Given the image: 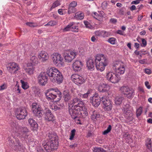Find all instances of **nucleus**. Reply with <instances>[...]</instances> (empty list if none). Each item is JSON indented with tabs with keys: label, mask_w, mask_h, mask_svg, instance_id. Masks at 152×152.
<instances>
[{
	"label": "nucleus",
	"mask_w": 152,
	"mask_h": 152,
	"mask_svg": "<svg viewBox=\"0 0 152 152\" xmlns=\"http://www.w3.org/2000/svg\"><path fill=\"white\" fill-rule=\"evenodd\" d=\"M77 52L75 51H72L65 53L64 56L66 62L70 63L75 58L77 54Z\"/></svg>",
	"instance_id": "10"
},
{
	"label": "nucleus",
	"mask_w": 152,
	"mask_h": 152,
	"mask_svg": "<svg viewBox=\"0 0 152 152\" xmlns=\"http://www.w3.org/2000/svg\"><path fill=\"white\" fill-rule=\"evenodd\" d=\"M91 40L93 42H94L96 40V39L94 36H93L91 39Z\"/></svg>",
	"instance_id": "64"
},
{
	"label": "nucleus",
	"mask_w": 152,
	"mask_h": 152,
	"mask_svg": "<svg viewBox=\"0 0 152 152\" xmlns=\"http://www.w3.org/2000/svg\"><path fill=\"white\" fill-rule=\"evenodd\" d=\"M60 5V4L58 1H56L53 4L52 6L50 8V10H51L53 9L58 7Z\"/></svg>",
	"instance_id": "41"
},
{
	"label": "nucleus",
	"mask_w": 152,
	"mask_h": 152,
	"mask_svg": "<svg viewBox=\"0 0 152 152\" xmlns=\"http://www.w3.org/2000/svg\"><path fill=\"white\" fill-rule=\"evenodd\" d=\"M12 127L13 130L17 132L21 137L24 138L28 137L29 130L26 127L20 126L14 123L12 124Z\"/></svg>",
	"instance_id": "4"
},
{
	"label": "nucleus",
	"mask_w": 152,
	"mask_h": 152,
	"mask_svg": "<svg viewBox=\"0 0 152 152\" xmlns=\"http://www.w3.org/2000/svg\"><path fill=\"white\" fill-rule=\"evenodd\" d=\"M98 90L100 92H106L109 90V86L107 84L103 83L99 86Z\"/></svg>",
	"instance_id": "24"
},
{
	"label": "nucleus",
	"mask_w": 152,
	"mask_h": 152,
	"mask_svg": "<svg viewBox=\"0 0 152 152\" xmlns=\"http://www.w3.org/2000/svg\"><path fill=\"white\" fill-rule=\"evenodd\" d=\"M83 65L81 61L77 60L73 64L72 68L75 72H78L81 70Z\"/></svg>",
	"instance_id": "21"
},
{
	"label": "nucleus",
	"mask_w": 152,
	"mask_h": 152,
	"mask_svg": "<svg viewBox=\"0 0 152 152\" xmlns=\"http://www.w3.org/2000/svg\"><path fill=\"white\" fill-rule=\"evenodd\" d=\"M84 24L85 25L86 27L87 28H91L92 27V26L87 21H84Z\"/></svg>",
	"instance_id": "50"
},
{
	"label": "nucleus",
	"mask_w": 152,
	"mask_h": 152,
	"mask_svg": "<svg viewBox=\"0 0 152 152\" xmlns=\"http://www.w3.org/2000/svg\"><path fill=\"white\" fill-rule=\"evenodd\" d=\"M32 110L35 116L38 118L43 115L42 109L40 106L36 103H33L32 104Z\"/></svg>",
	"instance_id": "12"
},
{
	"label": "nucleus",
	"mask_w": 152,
	"mask_h": 152,
	"mask_svg": "<svg viewBox=\"0 0 152 152\" xmlns=\"http://www.w3.org/2000/svg\"><path fill=\"white\" fill-rule=\"evenodd\" d=\"M145 86H146L148 89H150L151 88V86L149 85V83L148 81H146L145 82Z\"/></svg>",
	"instance_id": "58"
},
{
	"label": "nucleus",
	"mask_w": 152,
	"mask_h": 152,
	"mask_svg": "<svg viewBox=\"0 0 152 152\" xmlns=\"http://www.w3.org/2000/svg\"><path fill=\"white\" fill-rule=\"evenodd\" d=\"M142 44L143 45L142 46L143 47H145L147 45V42L145 39H142Z\"/></svg>",
	"instance_id": "54"
},
{
	"label": "nucleus",
	"mask_w": 152,
	"mask_h": 152,
	"mask_svg": "<svg viewBox=\"0 0 152 152\" xmlns=\"http://www.w3.org/2000/svg\"><path fill=\"white\" fill-rule=\"evenodd\" d=\"M75 130L73 129L71 131L70 136L69 137V139L71 140H73L74 136L75 134Z\"/></svg>",
	"instance_id": "46"
},
{
	"label": "nucleus",
	"mask_w": 152,
	"mask_h": 152,
	"mask_svg": "<svg viewBox=\"0 0 152 152\" xmlns=\"http://www.w3.org/2000/svg\"><path fill=\"white\" fill-rule=\"evenodd\" d=\"M117 22V20L115 18H111L110 20V22L112 23H116Z\"/></svg>",
	"instance_id": "56"
},
{
	"label": "nucleus",
	"mask_w": 152,
	"mask_h": 152,
	"mask_svg": "<svg viewBox=\"0 0 152 152\" xmlns=\"http://www.w3.org/2000/svg\"><path fill=\"white\" fill-rule=\"evenodd\" d=\"M58 12L60 15H63L62 10L61 9H59L58 10Z\"/></svg>",
	"instance_id": "62"
},
{
	"label": "nucleus",
	"mask_w": 152,
	"mask_h": 152,
	"mask_svg": "<svg viewBox=\"0 0 152 152\" xmlns=\"http://www.w3.org/2000/svg\"><path fill=\"white\" fill-rule=\"evenodd\" d=\"M145 61H146V59H142V60H140L139 61V62L141 64H144L145 63Z\"/></svg>",
	"instance_id": "60"
},
{
	"label": "nucleus",
	"mask_w": 152,
	"mask_h": 152,
	"mask_svg": "<svg viewBox=\"0 0 152 152\" xmlns=\"http://www.w3.org/2000/svg\"><path fill=\"white\" fill-rule=\"evenodd\" d=\"M117 33L121 35H124V32L121 30H118L117 31Z\"/></svg>",
	"instance_id": "59"
},
{
	"label": "nucleus",
	"mask_w": 152,
	"mask_h": 152,
	"mask_svg": "<svg viewBox=\"0 0 152 152\" xmlns=\"http://www.w3.org/2000/svg\"><path fill=\"white\" fill-rule=\"evenodd\" d=\"M34 69V67L33 66H30L28 64L27 67L25 69V71L28 74L30 75L33 74Z\"/></svg>",
	"instance_id": "27"
},
{
	"label": "nucleus",
	"mask_w": 152,
	"mask_h": 152,
	"mask_svg": "<svg viewBox=\"0 0 152 152\" xmlns=\"http://www.w3.org/2000/svg\"><path fill=\"white\" fill-rule=\"evenodd\" d=\"M45 119L46 120L48 121H53L54 120L53 116L49 109L45 108Z\"/></svg>",
	"instance_id": "22"
},
{
	"label": "nucleus",
	"mask_w": 152,
	"mask_h": 152,
	"mask_svg": "<svg viewBox=\"0 0 152 152\" xmlns=\"http://www.w3.org/2000/svg\"><path fill=\"white\" fill-rule=\"evenodd\" d=\"M71 78L72 80L77 85L83 84L85 81L84 78L77 74H73Z\"/></svg>",
	"instance_id": "16"
},
{
	"label": "nucleus",
	"mask_w": 152,
	"mask_h": 152,
	"mask_svg": "<svg viewBox=\"0 0 152 152\" xmlns=\"http://www.w3.org/2000/svg\"><path fill=\"white\" fill-rule=\"evenodd\" d=\"M30 61L31 65L35 66L37 65L38 63V58L35 56H33L30 58Z\"/></svg>",
	"instance_id": "31"
},
{
	"label": "nucleus",
	"mask_w": 152,
	"mask_h": 152,
	"mask_svg": "<svg viewBox=\"0 0 152 152\" xmlns=\"http://www.w3.org/2000/svg\"><path fill=\"white\" fill-rule=\"evenodd\" d=\"M63 107V105L62 104L59 105L58 104H57L56 105L53 104L51 106L50 108L54 111H56L62 109Z\"/></svg>",
	"instance_id": "33"
},
{
	"label": "nucleus",
	"mask_w": 152,
	"mask_h": 152,
	"mask_svg": "<svg viewBox=\"0 0 152 152\" xmlns=\"http://www.w3.org/2000/svg\"><path fill=\"white\" fill-rule=\"evenodd\" d=\"M111 33L105 30H97L95 32V34L96 36L105 38L110 36Z\"/></svg>",
	"instance_id": "18"
},
{
	"label": "nucleus",
	"mask_w": 152,
	"mask_h": 152,
	"mask_svg": "<svg viewBox=\"0 0 152 152\" xmlns=\"http://www.w3.org/2000/svg\"><path fill=\"white\" fill-rule=\"evenodd\" d=\"M121 92L127 98L131 99L133 97L134 90L127 86H123L120 88Z\"/></svg>",
	"instance_id": "9"
},
{
	"label": "nucleus",
	"mask_w": 152,
	"mask_h": 152,
	"mask_svg": "<svg viewBox=\"0 0 152 152\" xmlns=\"http://www.w3.org/2000/svg\"><path fill=\"white\" fill-rule=\"evenodd\" d=\"M7 68L8 70L14 73H16V72L19 69L18 65L14 62L10 63L8 64Z\"/></svg>",
	"instance_id": "20"
},
{
	"label": "nucleus",
	"mask_w": 152,
	"mask_h": 152,
	"mask_svg": "<svg viewBox=\"0 0 152 152\" xmlns=\"http://www.w3.org/2000/svg\"><path fill=\"white\" fill-rule=\"evenodd\" d=\"M28 122L31 127L34 129V130H36L37 128L38 124L33 119L29 118L28 120Z\"/></svg>",
	"instance_id": "28"
},
{
	"label": "nucleus",
	"mask_w": 152,
	"mask_h": 152,
	"mask_svg": "<svg viewBox=\"0 0 152 152\" xmlns=\"http://www.w3.org/2000/svg\"><path fill=\"white\" fill-rule=\"evenodd\" d=\"M125 117L129 121H131L133 119V114L132 112L129 110H127L124 115Z\"/></svg>",
	"instance_id": "32"
},
{
	"label": "nucleus",
	"mask_w": 152,
	"mask_h": 152,
	"mask_svg": "<svg viewBox=\"0 0 152 152\" xmlns=\"http://www.w3.org/2000/svg\"><path fill=\"white\" fill-rule=\"evenodd\" d=\"M87 66L91 70L94 69V61L91 58H88L87 61Z\"/></svg>",
	"instance_id": "26"
},
{
	"label": "nucleus",
	"mask_w": 152,
	"mask_h": 152,
	"mask_svg": "<svg viewBox=\"0 0 152 152\" xmlns=\"http://www.w3.org/2000/svg\"><path fill=\"white\" fill-rule=\"evenodd\" d=\"M95 62L97 69L102 72L107 65L108 60L104 55H97L95 57Z\"/></svg>",
	"instance_id": "2"
},
{
	"label": "nucleus",
	"mask_w": 152,
	"mask_h": 152,
	"mask_svg": "<svg viewBox=\"0 0 152 152\" xmlns=\"http://www.w3.org/2000/svg\"><path fill=\"white\" fill-rule=\"evenodd\" d=\"M91 90H89L86 93L84 94H81L80 95V96L84 98H87L89 95L91 93Z\"/></svg>",
	"instance_id": "38"
},
{
	"label": "nucleus",
	"mask_w": 152,
	"mask_h": 152,
	"mask_svg": "<svg viewBox=\"0 0 152 152\" xmlns=\"http://www.w3.org/2000/svg\"><path fill=\"white\" fill-rule=\"evenodd\" d=\"M37 152H44V151L41 148H37Z\"/></svg>",
	"instance_id": "63"
},
{
	"label": "nucleus",
	"mask_w": 152,
	"mask_h": 152,
	"mask_svg": "<svg viewBox=\"0 0 152 152\" xmlns=\"http://www.w3.org/2000/svg\"><path fill=\"white\" fill-rule=\"evenodd\" d=\"M69 105V107H75L83 109L84 106L83 102L77 97L71 101Z\"/></svg>",
	"instance_id": "13"
},
{
	"label": "nucleus",
	"mask_w": 152,
	"mask_h": 152,
	"mask_svg": "<svg viewBox=\"0 0 152 152\" xmlns=\"http://www.w3.org/2000/svg\"><path fill=\"white\" fill-rule=\"evenodd\" d=\"M91 15L94 18L98 20L101 21L102 20V16L101 15H99L97 12H93Z\"/></svg>",
	"instance_id": "34"
},
{
	"label": "nucleus",
	"mask_w": 152,
	"mask_h": 152,
	"mask_svg": "<svg viewBox=\"0 0 152 152\" xmlns=\"http://www.w3.org/2000/svg\"><path fill=\"white\" fill-rule=\"evenodd\" d=\"M15 113L16 118L19 120L24 119L27 115V111L25 108L17 109Z\"/></svg>",
	"instance_id": "11"
},
{
	"label": "nucleus",
	"mask_w": 152,
	"mask_h": 152,
	"mask_svg": "<svg viewBox=\"0 0 152 152\" xmlns=\"http://www.w3.org/2000/svg\"><path fill=\"white\" fill-rule=\"evenodd\" d=\"M145 72L148 75H149L151 73V70L148 69H145Z\"/></svg>",
	"instance_id": "55"
},
{
	"label": "nucleus",
	"mask_w": 152,
	"mask_h": 152,
	"mask_svg": "<svg viewBox=\"0 0 152 152\" xmlns=\"http://www.w3.org/2000/svg\"><path fill=\"white\" fill-rule=\"evenodd\" d=\"M76 11L75 9L73 7H68V14H70L72 13H74Z\"/></svg>",
	"instance_id": "44"
},
{
	"label": "nucleus",
	"mask_w": 152,
	"mask_h": 152,
	"mask_svg": "<svg viewBox=\"0 0 152 152\" xmlns=\"http://www.w3.org/2000/svg\"><path fill=\"white\" fill-rule=\"evenodd\" d=\"M7 88V85L6 83H4L1 86H0V91L6 89Z\"/></svg>",
	"instance_id": "52"
},
{
	"label": "nucleus",
	"mask_w": 152,
	"mask_h": 152,
	"mask_svg": "<svg viewBox=\"0 0 152 152\" xmlns=\"http://www.w3.org/2000/svg\"><path fill=\"white\" fill-rule=\"evenodd\" d=\"M72 24V26L71 27V31L74 32H78V29L77 27L75 25L74 23L73 22L71 23Z\"/></svg>",
	"instance_id": "42"
},
{
	"label": "nucleus",
	"mask_w": 152,
	"mask_h": 152,
	"mask_svg": "<svg viewBox=\"0 0 152 152\" xmlns=\"http://www.w3.org/2000/svg\"><path fill=\"white\" fill-rule=\"evenodd\" d=\"M47 74L53 80L56 81L58 84L62 83L63 77L61 73L56 68L54 67L48 68L46 71Z\"/></svg>",
	"instance_id": "1"
},
{
	"label": "nucleus",
	"mask_w": 152,
	"mask_h": 152,
	"mask_svg": "<svg viewBox=\"0 0 152 152\" xmlns=\"http://www.w3.org/2000/svg\"><path fill=\"white\" fill-rule=\"evenodd\" d=\"M77 5V3L76 2L73 1L70 4L69 7L75 8L76 6Z\"/></svg>",
	"instance_id": "53"
},
{
	"label": "nucleus",
	"mask_w": 152,
	"mask_h": 152,
	"mask_svg": "<svg viewBox=\"0 0 152 152\" xmlns=\"http://www.w3.org/2000/svg\"><path fill=\"white\" fill-rule=\"evenodd\" d=\"M140 0H136L135 1H133L132 2V4H137L140 3Z\"/></svg>",
	"instance_id": "57"
},
{
	"label": "nucleus",
	"mask_w": 152,
	"mask_h": 152,
	"mask_svg": "<svg viewBox=\"0 0 152 152\" xmlns=\"http://www.w3.org/2000/svg\"><path fill=\"white\" fill-rule=\"evenodd\" d=\"M84 14L80 12H77L75 14V17L78 19H82L84 18Z\"/></svg>",
	"instance_id": "36"
},
{
	"label": "nucleus",
	"mask_w": 152,
	"mask_h": 152,
	"mask_svg": "<svg viewBox=\"0 0 152 152\" xmlns=\"http://www.w3.org/2000/svg\"><path fill=\"white\" fill-rule=\"evenodd\" d=\"M113 68L116 73L120 75L123 74L125 71V68L123 64L120 61H116L113 65Z\"/></svg>",
	"instance_id": "8"
},
{
	"label": "nucleus",
	"mask_w": 152,
	"mask_h": 152,
	"mask_svg": "<svg viewBox=\"0 0 152 152\" xmlns=\"http://www.w3.org/2000/svg\"><path fill=\"white\" fill-rule=\"evenodd\" d=\"M63 97L65 102H67L71 99L72 96L68 90L64 91L63 93Z\"/></svg>",
	"instance_id": "25"
},
{
	"label": "nucleus",
	"mask_w": 152,
	"mask_h": 152,
	"mask_svg": "<svg viewBox=\"0 0 152 152\" xmlns=\"http://www.w3.org/2000/svg\"><path fill=\"white\" fill-rule=\"evenodd\" d=\"M57 94L58 95V101L60 100L62 97L61 93L57 89H50L46 92L45 94L46 98L48 100L55 99L57 97Z\"/></svg>",
	"instance_id": "5"
},
{
	"label": "nucleus",
	"mask_w": 152,
	"mask_h": 152,
	"mask_svg": "<svg viewBox=\"0 0 152 152\" xmlns=\"http://www.w3.org/2000/svg\"><path fill=\"white\" fill-rule=\"evenodd\" d=\"M57 22L55 20H51L49 21L47 24L45 25V26H53L56 25Z\"/></svg>",
	"instance_id": "37"
},
{
	"label": "nucleus",
	"mask_w": 152,
	"mask_h": 152,
	"mask_svg": "<svg viewBox=\"0 0 152 152\" xmlns=\"http://www.w3.org/2000/svg\"><path fill=\"white\" fill-rule=\"evenodd\" d=\"M116 41L115 38L114 37H111L109 38L107 40V42L112 45H114Z\"/></svg>",
	"instance_id": "43"
},
{
	"label": "nucleus",
	"mask_w": 152,
	"mask_h": 152,
	"mask_svg": "<svg viewBox=\"0 0 152 152\" xmlns=\"http://www.w3.org/2000/svg\"><path fill=\"white\" fill-rule=\"evenodd\" d=\"M45 72H41L37 77L38 81L40 85L44 86L47 83L48 77Z\"/></svg>",
	"instance_id": "17"
},
{
	"label": "nucleus",
	"mask_w": 152,
	"mask_h": 152,
	"mask_svg": "<svg viewBox=\"0 0 152 152\" xmlns=\"http://www.w3.org/2000/svg\"><path fill=\"white\" fill-rule=\"evenodd\" d=\"M72 24L71 23H70L69 24L67 25L65 28L63 29L64 31H71V27Z\"/></svg>",
	"instance_id": "39"
},
{
	"label": "nucleus",
	"mask_w": 152,
	"mask_h": 152,
	"mask_svg": "<svg viewBox=\"0 0 152 152\" xmlns=\"http://www.w3.org/2000/svg\"><path fill=\"white\" fill-rule=\"evenodd\" d=\"M20 82L22 84V87L24 89H26L28 88V86L26 82H25L23 80H20Z\"/></svg>",
	"instance_id": "40"
},
{
	"label": "nucleus",
	"mask_w": 152,
	"mask_h": 152,
	"mask_svg": "<svg viewBox=\"0 0 152 152\" xmlns=\"http://www.w3.org/2000/svg\"><path fill=\"white\" fill-rule=\"evenodd\" d=\"M142 112V109L141 107H140L137 110L136 113L137 116L138 117L141 115Z\"/></svg>",
	"instance_id": "47"
},
{
	"label": "nucleus",
	"mask_w": 152,
	"mask_h": 152,
	"mask_svg": "<svg viewBox=\"0 0 152 152\" xmlns=\"http://www.w3.org/2000/svg\"><path fill=\"white\" fill-rule=\"evenodd\" d=\"M70 107L71 108L69 109V112L72 118L73 119H75L78 117V115L81 113L80 111L83 110V108L77 107Z\"/></svg>",
	"instance_id": "15"
},
{
	"label": "nucleus",
	"mask_w": 152,
	"mask_h": 152,
	"mask_svg": "<svg viewBox=\"0 0 152 152\" xmlns=\"http://www.w3.org/2000/svg\"><path fill=\"white\" fill-rule=\"evenodd\" d=\"M94 152H102L103 149L101 148H97L95 147L93 150Z\"/></svg>",
	"instance_id": "49"
},
{
	"label": "nucleus",
	"mask_w": 152,
	"mask_h": 152,
	"mask_svg": "<svg viewBox=\"0 0 152 152\" xmlns=\"http://www.w3.org/2000/svg\"><path fill=\"white\" fill-rule=\"evenodd\" d=\"M111 126L110 125H109L107 129L104 131L103 134L105 135L111 131Z\"/></svg>",
	"instance_id": "45"
},
{
	"label": "nucleus",
	"mask_w": 152,
	"mask_h": 152,
	"mask_svg": "<svg viewBox=\"0 0 152 152\" xmlns=\"http://www.w3.org/2000/svg\"><path fill=\"white\" fill-rule=\"evenodd\" d=\"M53 63L56 66L61 67L64 65L63 58L61 54L54 53L51 56Z\"/></svg>",
	"instance_id": "6"
},
{
	"label": "nucleus",
	"mask_w": 152,
	"mask_h": 152,
	"mask_svg": "<svg viewBox=\"0 0 152 152\" xmlns=\"http://www.w3.org/2000/svg\"><path fill=\"white\" fill-rule=\"evenodd\" d=\"M101 101L104 105V108L105 110L110 111L112 107L111 102L106 96H103L101 98Z\"/></svg>",
	"instance_id": "14"
},
{
	"label": "nucleus",
	"mask_w": 152,
	"mask_h": 152,
	"mask_svg": "<svg viewBox=\"0 0 152 152\" xmlns=\"http://www.w3.org/2000/svg\"><path fill=\"white\" fill-rule=\"evenodd\" d=\"M124 99L123 97L121 96H116L115 99V103L116 105L121 104Z\"/></svg>",
	"instance_id": "29"
},
{
	"label": "nucleus",
	"mask_w": 152,
	"mask_h": 152,
	"mask_svg": "<svg viewBox=\"0 0 152 152\" xmlns=\"http://www.w3.org/2000/svg\"><path fill=\"white\" fill-rule=\"evenodd\" d=\"M100 115L98 112L94 110L92 112L91 115V118L93 121H96L98 118L100 117Z\"/></svg>",
	"instance_id": "30"
},
{
	"label": "nucleus",
	"mask_w": 152,
	"mask_h": 152,
	"mask_svg": "<svg viewBox=\"0 0 152 152\" xmlns=\"http://www.w3.org/2000/svg\"><path fill=\"white\" fill-rule=\"evenodd\" d=\"M38 56L39 58L42 62H44L48 59V55L44 51H42L39 52Z\"/></svg>",
	"instance_id": "23"
},
{
	"label": "nucleus",
	"mask_w": 152,
	"mask_h": 152,
	"mask_svg": "<svg viewBox=\"0 0 152 152\" xmlns=\"http://www.w3.org/2000/svg\"><path fill=\"white\" fill-rule=\"evenodd\" d=\"M101 98L97 94H95L92 97L91 100L92 105L95 107H98L100 104Z\"/></svg>",
	"instance_id": "19"
},
{
	"label": "nucleus",
	"mask_w": 152,
	"mask_h": 152,
	"mask_svg": "<svg viewBox=\"0 0 152 152\" xmlns=\"http://www.w3.org/2000/svg\"><path fill=\"white\" fill-rule=\"evenodd\" d=\"M58 142L57 136L53 135L49 141L43 143L42 145L46 151H50L56 149Z\"/></svg>",
	"instance_id": "3"
},
{
	"label": "nucleus",
	"mask_w": 152,
	"mask_h": 152,
	"mask_svg": "<svg viewBox=\"0 0 152 152\" xmlns=\"http://www.w3.org/2000/svg\"><path fill=\"white\" fill-rule=\"evenodd\" d=\"M146 145L147 148L151 152L152 151V142L151 139H147Z\"/></svg>",
	"instance_id": "35"
},
{
	"label": "nucleus",
	"mask_w": 152,
	"mask_h": 152,
	"mask_svg": "<svg viewBox=\"0 0 152 152\" xmlns=\"http://www.w3.org/2000/svg\"><path fill=\"white\" fill-rule=\"evenodd\" d=\"M105 77L108 81L113 83H118L121 79L118 75L111 72L107 73Z\"/></svg>",
	"instance_id": "7"
},
{
	"label": "nucleus",
	"mask_w": 152,
	"mask_h": 152,
	"mask_svg": "<svg viewBox=\"0 0 152 152\" xmlns=\"http://www.w3.org/2000/svg\"><path fill=\"white\" fill-rule=\"evenodd\" d=\"M136 7L134 5H132L130 8L131 10L133 11L134 10H136Z\"/></svg>",
	"instance_id": "61"
},
{
	"label": "nucleus",
	"mask_w": 152,
	"mask_h": 152,
	"mask_svg": "<svg viewBox=\"0 0 152 152\" xmlns=\"http://www.w3.org/2000/svg\"><path fill=\"white\" fill-rule=\"evenodd\" d=\"M26 24L27 26L31 27H36L37 26V24L34 23L32 22H27L26 23Z\"/></svg>",
	"instance_id": "48"
},
{
	"label": "nucleus",
	"mask_w": 152,
	"mask_h": 152,
	"mask_svg": "<svg viewBox=\"0 0 152 152\" xmlns=\"http://www.w3.org/2000/svg\"><path fill=\"white\" fill-rule=\"evenodd\" d=\"M108 5V3L107 1H104L102 4V7L103 10H105L107 9Z\"/></svg>",
	"instance_id": "51"
}]
</instances>
